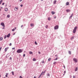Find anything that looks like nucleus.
<instances>
[{
	"instance_id": "obj_1",
	"label": "nucleus",
	"mask_w": 78,
	"mask_h": 78,
	"mask_svg": "<svg viewBox=\"0 0 78 78\" xmlns=\"http://www.w3.org/2000/svg\"><path fill=\"white\" fill-rule=\"evenodd\" d=\"M22 51H23L21 49H19L17 50V52L18 53H22Z\"/></svg>"
},
{
	"instance_id": "obj_2",
	"label": "nucleus",
	"mask_w": 78,
	"mask_h": 78,
	"mask_svg": "<svg viewBox=\"0 0 78 78\" xmlns=\"http://www.w3.org/2000/svg\"><path fill=\"white\" fill-rule=\"evenodd\" d=\"M76 29H77V27H75L74 30H73V33H76Z\"/></svg>"
},
{
	"instance_id": "obj_3",
	"label": "nucleus",
	"mask_w": 78,
	"mask_h": 78,
	"mask_svg": "<svg viewBox=\"0 0 78 78\" xmlns=\"http://www.w3.org/2000/svg\"><path fill=\"white\" fill-rule=\"evenodd\" d=\"M58 28H59V26L58 25H56L54 27L55 30H57L58 29Z\"/></svg>"
},
{
	"instance_id": "obj_4",
	"label": "nucleus",
	"mask_w": 78,
	"mask_h": 78,
	"mask_svg": "<svg viewBox=\"0 0 78 78\" xmlns=\"http://www.w3.org/2000/svg\"><path fill=\"white\" fill-rule=\"evenodd\" d=\"M1 25H2L3 27H5V24L3 22L1 23Z\"/></svg>"
},
{
	"instance_id": "obj_5",
	"label": "nucleus",
	"mask_w": 78,
	"mask_h": 78,
	"mask_svg": "<svg viewBox=\"0 0 78 78\" xmlns=\"http://www.w3.org/2000/svg\"><path fill=\"white\" fill-rule=\"evenodd\" d=\"M73 60L75 62H78V60H77V59L76 58H73Z\"/></svg>"
},
{
	"instance_id": "obj_6",
	"label": "nucleus",
	"mask_w": 78,
	"mask_h": 78,
	"mask_svg": "<svg viewBox=\"0 0 78 78\" xmlns=\"http://www.w3.org/2000/svg\"><path fill=\"white\" fill-rule=\"evenodd\" d=\"M73 13H72L71 15L69 17V19H70L72 17H73Z\"/></svg>"
},
{
	"instance_id": "obj_7",
	"label": "nucleus",
	"mask_w": 78,
	"mask_h": 78,
	"mask_svg": "<svg viewBox=\"0 0 78 78\" xmlns=\"http://www.w3.org/2000/svg\"><path fill=\"white\" fill-rule=\"evenodd\" d=\"M8 48H8V47L6 48H5V52H6V51H7V50L8 49Z\"/></svg>"
},
{
	"instance_id": "obj_8",
	"label": "nucleus",
	"mask_w": 78,
	"mask_h": 78,
	"mask_svg": "<svg viewBox=\"0 0 78 78\" xmlns=\"http://www.w3.org/2000/svg\"><path fill=\"white\" fill-rule=\"evenodd\" d=\"M74 37H74V36L72 37L71 38V41H72V40H73V39H74Z\"/></svg>"
},
{
	"instance_id": "obj_9",
	"label": "nucleus",
	"mask_w": 78,
	"mask_h": 78,
	"mask_svg": "<svg viewBox=\"0 0 78 78\" xmlns=\"http://www.w3.org/2000/svg\"><path fill=\"white\" fill-rule=\"evenodd\" d=\"M18 9V7H15V11H17Z\"/></svg>"
},
{
	"instance_id": "obj_10",
	"label": "nucleus",
	"mask_w": 78,
	"mask_h": 78,
	"mask_svg": "<svg viewBox=\"0 0 78 78\" xmlns=\"http://www.w3.org/2000/svg\"><path fill=\"white\" fill-rule=\"evenodd\" d=\"M47 76H50V73L47 74H46Z\"/></svg>"
},
{
	"instance_id": "obj_11",
	"label": "nucleus",
	"mask_w": 78,
	"mask_h": 78,
	"mask_svg": "<svg viewBox=\"0 0 78 78\" xmlns=\"http://www.w3.org/2000/svg\"><path fill=\"white\" fill-rule=\"evenodd\" d=\"M9 36H10V34H9L7 36V37H9Z\"/></svg>"
},
{
	"instance_id": "obj_12",
	"label": "nucleus",
	"mask_w": 78,
	"mask_h": 78,
	"mask_svg": "<svg viewBox=\"0 0 78 78\" xmlns=\"http://www.w3.org/2000/svg\"><path fill=\"white\" fill-rule=\"evenodd\" d=\"M45 72H46V70H44V72H43V73H42V74L44 75V74L45 73Z\"/></svg>"
},
{
	"instance_id": "obj_13",
	"label": "nucleus",
	"mask_w": 78,
	"mask_h": 78,
	"mask_svg": "<svg viewBox=\"0 0 78 78\" xmlns=\"http://www.w3.org/2000/svg\"><path fill=\"white\" fill-rule=\"evenodd\" d=\"M77 70H78V67H76L75 69V72H76Z\"/></svg>"
},
{
	"instance_id": "obj_14",
	"label": "nucleus",
	"mask_w": 78,
	"mask_h": 78,
	"mask_svg": "<svg viewBox=\"0 0 78 78\" xmlns=\"http://www.w3.org/2000/svg\"><path fill=\"white\" fill-rule=\"evenodd\" d=\"M8 8H5V11L7 12V11H8Z\"/></svg>"
},
{
	"instance_id": "obj_15",
	"label": "nucleus",
	"mask_w": 78,
	"mask_h": 78,
	"mask_svg": "<svg viewBox=\"0 0 78 78\" xmlns=\"http://www.w3.org/2000/svg\"><path fill=\"white\" fill-rule=\"evenodd\" d=\"M42 73H43V72H42L41 74L39 76V77L38 78H40V77H41V76L42 75Z\"/></svg>"
},
{
	"instance_id": "obj_16",
	"label": "nucleus",
	"mask_w": 78,
	"mask_h": 78,
	"mask_svg": "<svg viewBox=\"0 0 78 78\" xmlns=\"http://www.w3.org/2000/svg\"><path fill=\"white\" fill-rule=\"evenodd\" d=\"M30 26H31V27H33V26H34V24H33V23L31 24Z\"/></svg>"
},
{
	"instance_id": "obj_17",
	"label": "nucleus",
	"mask_w": 78,
	"mask_h": 78,
	"mask_svg": "<svg viewBox=\"0 0 78 78\" xmlns=\"http://www.w3.org/2000/svg\"><path fill=\"white\" fill-rule=\"evenodd\" d=\"M2 2H3V0H1L0 1V5H1V4H2Z\"/></svg>"
},
{
	"instance_id": "obj_18",
	"label": "nucleus",
	"mask_w": 78,
	"mask_h": 78,
	"mask_svg": "<svg viewBox=\"0 0 78 78\" xmlns=\"http://www.w3.org/2000/svg\"><path fill=\"white\" fill-rule=\"evenodd\" d=\"M69 5V2H67L66 3V5Z\"/></svg>"
},
{
	"instance_id": "obj_19",
	"label": "nucleus",
	"mask_w": 78,
	"mask_h": 78,
	"mask_svg": "<svg viewBox=\"0 0 78 78\" xmlns=\"http://www.w3.org/2000/svg\"><path fill=\"white\" fill-rule=\"evenodd\" d=\"M52 14H55V12L54 11H52L51 12Z\"/></svg>"
},
{
	"instance_id": "obj_20",
	"label": "nucleus",
	"mask_w": 78,
	"mask_h": 78,
	"mask_svg": "<svg viewBox=\"0 0 78 78\" xmlns=\"http://www.w3.org/2000/svg\"><path fill=\"white\" fill-rule=\"evenodd\" d=\"M7 17L8 18H9V17H10V15H7Z\"/></svg>"
},
{
	"instance_id": "obj_21",
	"label": "nucleus",
	"mask_w": 78,
	"mask_h": 78,
	"mask_svg": "<svg viewBox=\"0 0 78 78\" xmlns=\"http://www.w3.org/2000/svg\"><path fill=\"white\" fill-rule=\"evenodd\" d=\"M33 60V61H36V59H35V58H34Z\"/></svg>"
},
{
	"instance_id": "obj_22",
	"label": "nucleus",
	"mask_w": 78,
	"mask_h": 78,
	"mask_svg": "<svg viewBox=\"0 0 78 78\" xmlns=\"http://www.w3.org/2000/svg\"><path fill=\"white\" fill-rule=\"evenodd\" d=\"M3 40V38L0 37V41H2Z\"/></svg>"
},
{
	"instance_id": "obj_23",
	"label": "nucleus",
	"mask_w": 78,
	"mask_h": 78,
	"mask_svg": "<svg viewBox=\"0 0 78 78\" xmlns=\"http://www.w3.org/2000/svg\"><path fill=\"white\" fill-rule=\"evenodd\" d=\"M56 3V0L54 1V4H55V3Z\"/></svg>"
},
{
	"instance_id": "obj_24",
	"label": "nucleus",
	"mask_w": 78,
	"mask_h": 78,
	"mask_svg": "<svg viewBox=\"0 0 78 78\" xmlns=\"http://www.w3.org/2000/svg\"><path fill=\"white\" fill-rule=\"evenodd\" d=\"M8 74L6 73V74L5 75V76L6 77H8Z\"/></svg>"
},
{
	"instance_id": "obj_25",
	"label": "nucleus",
	"mask_w": 78,
	"mask_h": 78,
	"mask_svg": "<svg viewBox=\"0 0 78 78\" xmlns=\"http://www.w3.org/2000/svg\"><path fill=\"white\" fill-rule=\"evenodd\" d=\"M12 75H14V72L12 71Z\"/></svg>"
},
{
	"instance_id": "obj_26",
	"label": "nucleus",
	"mask_w": 78,
	"mask_h": 78,
	"mask_svg": "<svg viewBox=\"0 0 78 78\" xmlns=\"http://www.w3.org/2000/svg\"><path fill=\"white\" fill-rule=\"evenodd\" d=\"M66 12H69L70 11V10L69 9H67L66 10Z\"/></svg>"
},
{
	"instance_id": "obj_27",
	"label": "nucleus",
	"mask_w": 78,
	"mask_h": 78,
	"mask_svg": "<svg viewBox=\"0 0 78 78\" xmlns=\"http://www.w3.org/2000/svg\"><path fill=\"white\" fill-rule=\"evenodd\" d=\"M48 20H51V18H48Z\"/></svg>"
},
{
	"instance_id": "obj_28",
	"label": "nucleus",
	"mask_w": 78,
	"mask_h": 78,
	"mask_svg": "<svg viewBox=\"0 0 78 78\" xmlns=\"http://www.w3.org/2000/svg\"><path fill=\"white\" fill-rule=\"evenodd\" d=\"M45 27L46 28H48V25L45 26Z\"/></svg>"
},
{
	"instance_id": "obj_29",
	"label": "nucleus",
	"mask_w": 78,
	"mask_h": 78,
	"mask_svg": "<svg viewBox=\"0 0 78 78\" xmlns=\"http://www.w3.org/2000/svg\"><path fill=\"white\" fill-rule=\"evenodd\" d=\"M29 54H33V52L31 51H30L29 52Z\"/></svg>"
},
{
	"instance_id": "obj_30",
	"label": "nucleus",
	"mask_w": 78,
	"mask_h": 78,
	"mask_svg": "<svg viewBox=\"0 0 78 78\" xmlns=\"http://www.w3.org/2000/svg\"><path fill=\"white\" fill-rule=\"evenodd\" d=\"M69 55H71V52L70 51H69Z\"/></svg>"
},
{
	"instance_id": "obj_31",
	"label": "nucleus",
	"mask_w": 78,
	"mask_h": 78,
	"mask_svg": "<svg viewBox=\"0 0 78 78\" xmlns=\"http://www.w3.org/2000/svg\"><path fill=\"white\" fill-rule=\"evenodd\" d=\"M9 46H11V45H12V44L11 43H10L9 44Z\"/></svg>"
},
{
	"instance_id": "obj_32",
	"label": "nucleus",
	"mask_w": 78,
	"mask_h": 78,
	"mask_svg": "<svg viewBox=\"0 0 78 78\" xmlns=\"http://www.w3.org/2000/svg\"><path fill=\"white\" fill-rule=\"evenodd\" d=\"M50 60H51V58H49L48 59V61H50Z\"/></svg>"
},
{
	"instance_id": "obj_33",
	"label": "nucleus",
	"mask_w": 78,
	"mask_h": 78,
	"mask_svg": "<svg viewBox=\"0 0 78 78\" xmlns=\"http://www.w3.org/2000/svg\"><path fill=\"white\" fill-rule=\"evenodd\" d=\"M6 38V35H5V36H4V39H5Z\"/></svg>"
},
{
	"instance_id": "obj_34",
	"label": "nucleus",
	"mask_w": 78,
	"mask_h": 78,
	"mask_svg": "<svg viewBox=\"0 0 78 78\" xmlns=\"http://www.w3.org/2000/svg\"><path fill=\"white\" fill-rule=\"evenodd\" d=\"M35 44L36 45H37V42H36V41H35Z\"/></svg>"
},
{
	"instance_id": "obj_35",
	"label": "nucleus",
	"mask_w": 78,
	"mask_h": 78,
	"mask_svg": "<svg viewBox=\"0 0 78 78\" xmlns=\"http://www.w3.org/2000/svg\"><path fill=\"white\" fill-rule=\"evenodd\" d=\"M41 63H42V64H44V61H43L41 62Z\"/></svg>"
},
{
	"instance_id": "obj_36",
	"label": "nucleus",
	"mask_w": 78,
	"mask_h": 78,
	"mask_svg": "<svg viewBox=\"0 0 78 78\" xmlns=\"http://www.w3.org/2000/svg\"><path fill=\"white\" fill-rule=\"evenodd\" d=\"M14 30H15V29H13L12 30V31H14Z\"/></svg>"
},
{
	"instance_id": "obj_37",
	"label": "nucleus",
	"mask_w": 78,
	"mask_h": 78,
	"mask_svg": "<svg viewBox=\"0 0 78 78\" xmlns=\"http://www.w3.org/2000/svg\"><path fill=\"white\" fill-rule=\"evenodd\" d=\"M56 62H54L53 63V64H56Z\"/></svg>"
},
{
	"instance_id": "obj_38",
	"label": "nucleus",
	"mask_w": 78,
	"mask_h": 78,
	"mask_svg": "<svg viewBox=\"0 0 78 78\" xmlns=\"http://www.w3.org/2000/svg\"><path fill=\"white\" fill-rule=\"evenodd\" d=\"M57 59H58V58H56L55 59H54V61H56V60H57Z\"/></svg>"
},
{
	"instance_id": "obj_39",
	"label": "nucleus",
	"mask_w": 78,
	"mask_h": 78,
	"mask_svg": "<svg viewBox=\"0 0 78 78\" xmlns=\"http://www.w3.org/2000/svg\"><path fill=\"white\" fill-rule=\"evenodd\" d=\"M20 6H21V7H22V6H23V5L21 4L20 5Z\"/></svg>"
},
{
	"instance_id": "obj_40",
	"label": "nucleus",
	"mask_w": 78,
	"mask_h": 78,
	"mask_svg": "<svg viewBox=\"0 0 78 78\" xmlns=\"http://www.w3.org/2000/svg\"><path fill=\"white\" fill-rule=\"evenodd\" d=\"M12 49V50H14L15 49V48H13Z\"/></svg>"
},
{
	"instance_id": "obj_41",
	"label": "nucleus",
	"mask_w": 78,
	"mask_h": 78,
	"mask_svg": "<svg viewBox=\"0 0 78 78\" xmlns=\"http://www.w3.org/2000/svg\"><path fill=\"white\" fill-rule=\"evenodd\" d=\"M25 54H23V57H25Z\"/></svg>"
},
{
	"instance_id": "obj_42",
	"label": "nucleus",
	"mask_w": 78,
	"mask_h": 78,
	"mask_svg": "<svg viewBox=\"0 0 78 78\" xmlns=\"http://www.w3.org/2000/svg\"><path fill=\"white\" fill-rule=\"evenodd\" d=\"M20 78H22V77L21 76H20Z\"/></svg>"
},
{
	"instance_id": "obj_43",
	"label": "nucleus",
	"mask_w": 78,
	"mask_h": 78,
	"mask_svg": "<svg viewBox=\"0 0 78 78\" xmlns=\"http://www.w3.org/2000/svg\"><path fill=\"white\" fill-rule=\"evenodd\" d=\"M10 60L12 59V58H11V57H10Z\"/></svg>"
},
{
	"instance_id": "obj_44",
	"label": "nucleus",
	"mask_w": 78,
	"mask_h": 78,
	"mask_svg": "<svg viewBox=\"0 0 78 78\" xmlns=\"http://www.w3.org/2000/svg\"><path fill=\"white\" fill-rule=\"evenodd\" d=\"M73 78H75V76H73Z\"/></svg>"
},
{
	"instance_id": "obj_45",
	"label": "nucleus",
	"mask_w": 78,
	"mask_h": 78,
	"mask_svg": "<svg viewBox=\"0 0 78 78\" xmlns=\"http://www.w3.org/2000/svg\"><path fill=\"white\" fill-rule=\"evenodd\" d=\"M5 4V3H3L2 4V5H4Z\"/></svg>"
},
{
	"instance_id": "obj_46",
	"label": "nucleus",
	"mask_w": 78,
	"mask_h": 78,
	"mask_svg": "<svg viewBox=\"0 0 78 78\" xmlns=\"http://www.w3.org/2000/svg\"><path fill=\"white\" fill-rule=\"evenodd\" d=\"M23 27V25H22L21 27V28H22V27Z\"/></svg>"
},
{
	"instance_id": "obj_47",
	"label": "nucleus",
	"mask_w": 78,
	"mask_h": 78,
	"mask_svg": "<svg viewBox=\"0 0 78 78\" xmlns=\"http://www.w3.org/2000/svg\"><path fill=\"white\" fill-rule=\"evenodd\" d=\"M63 67H64V69H66V67H65V66H63Z\"/></svg>"
},
{
	"instance_id": "obj_48",
	"label": "nucleus",
	"mask_w": 78,
	"mask_h": 78,
	"mask_svg": "<svg viewBox=\"0 0 78 78\" xmlns=\"http://www.w3.org/2000/svg\"><path fill=\"white\" fill-rule=\"evenodd\" d=\"M2 50V47H1L0 48V50Z\"/></svg>"
},
{
	"instance_id": "obj_49",
	"label": "nucleus",
	"mask_w": 78,
	"mask_h": 78,
	"mask_svg": "<svg viewBox=\"0 0 78 78\" xmlns=\"http://www.w3.org/2000/svg\"><path fill=\"white\" fill-rule=\"evenodd\" d=\"M34 78H36V76H34Z\"/></svg>"
},
{
	"instance_id": "obj_50",
	"label": "nucleus",
	"mask_w": 78,
	"mask_h": 78,
	"mask_svg": "<svg viewBox=\"0 0 78 78\" xmlns=\"http://www.w3.org/2000/svg\"><path fill=\"white\" fill-rule=\"evenodd\" d=\"M66 71H64V73H66Z\"/></svg>"
},
{
	"instance_id": "obj_51",
	"label": "nucleus",
	"mask_w": 78,
	"mask_h": 78,
	"mask_svg": "<svg viewBox=\"0 0 78 78\" xmlns=\"http://www.w3.org/2000/svg\"><path fill=\"white\" fill-rule=\"evenodd\" d=\"M2 29H5V28L4 27H3L2 28Z\"/></svg>"
},
{
	"instance_id": "obj_52",
	"label": "nucleus",
	"mask_w": 78,
	"mask_h": 78,
	"mask_svg": "<svg viewBox=\"0 0 78 78\" xmlns=\"http://www.w3.org/2000/svg\"><path fill=\"white\" fill-rule=\"evenodd\" d=\"M38 53H39V54H41V53L40 52H39Z\"/></svg>"
},
{
	"instance_id": "obj_53",
	"label": "nucleus",
	"mask_w": 78,
	"mask_h": 78,
	"mask_svg": "<svg viewBox=\"0 0 78 78\" xmlns=\"http://www.w3.org/2000/svg\"><path fill=\"white\" fill-rule=\"evenodd\" d=\"M20 2H21V1H22V0H20Z\"/></svg>"
},
{
	"instance_id": "obj_54",
	"label": "nucleus",
	"mask_w": 78,
	"mask_h": 78,
	"mask_svg": "<svg viewBox=\"0 0 78 78\" xmlns=\"http://www.w3.org/2000/svg\"><path fill=\"white\" fill-rule=\"evenodd\" d=\"M15 34V33H14L13 34V35H14Z\"/></svg>"
},
{
	"instance_id": "obj_55",
	"label": "nucleus",
	"mask_w": 78,
	"mask_h": 78,
	"mask_svg": "<svg viewBox=\"0 0 78 78\" xmlns=\"http://www.w3.org/2000/svg\"><path fill=\"white\" fill-rule=\"evenodd\" d=\"M16 27H15V28L14 29L15 30H16Z\"/></svg>"
},
{
	"instance_id": "obj_56",
	"label": "nucleus",
	"mask_w": 78,
	"mask_h": 78,
	"mask_svg": "<svg viewBox=\"0 0 78 78\" xmlns=\"http://www.w3.org/2000/svg\"><path fill=\"white\" fill-rule=\"evenodd\" d=\"M0 77H1V75H0Z\"/></svg>"
},
{
	"instance_id": "obj_57",
	"label": "nucleus",
	"mask_w": 78,
	"mask_h": 78,
	"mask_svg": "<svg viewBox=\"0 0 78 78\" xmlns=\"http://www.w3.org/2000/svg\"><path fill=\"white\" fill-rule=\"evenodd\" d=\"M0 11H1V9L0 8Z\"/></svg>"
},
{
	"instance_id": "obj_58",
	"label": "nucleus",
	"mask_w": 78,
	"mask_h": 78,
	"mask_svg": "<svg viewBox=\"0 0 78 78\" xmlns=\"http://www.w3.org/2000/svg\"><path fill=\"white\" fill-rule=\"evenodd\" d=\"M55 18H56V17L55 16Z\"/></svg>"
},
{
	"instance_id": "obj_59",
	"label": "nucleus",
	"mask_w": 78,
	"mask_h": 78,
	"mask_svg": "<svg viewBox=\"0 0 78 78\" xmlns=\"http://www.w3.org/2000/svg\"><path fill=\"white\" fill-rule=\"evenodd\" d=\"M5 7L6 6V5H5Z\"/></svg>"
},
{
	"instance_id": "obj_60",
	"label": "nucleus",
	"mask_w": 78,
	"mask_h": 78,
	"mask_svg": "<svg viewBox=\"0 0 78 78\" xmlns=\"http://www.w3.org/2000/svg\"><path fill=\"white\" fill-rule=\"evenodd\" d=\"M24 26H25V24H24Z\"/></svg>"
},
{
	"instance_id": "obj_61",
	"label": "nucleus",
	"mask_w": 78,
	"mask_h": 78,
	"mask_svg": "<svg viewBox=\"0 0 78 78\" xmlns=\"http://www.w3.org/2000/svg\"><path fill=\"white\" fill-rule=\"evenodd\" d=\"M57 56V55H55V56Z\"/></svg>"
},
{
	"instance_id": "obj_62",
	"label": "nucleus",
	"mask_w": 78,
	"mask_h": 78,
	"mask_svg": "<svg viewBox=\"0 0 78 78\" xmlns=\"http://www.w3.org/2000/svg\"><path fill=\"white\" fill-rule=\"evenodd\" d=\"M4 78H6V77H4Z\"/></svg>"
},
{
	"instance_id": "obj_63",
	"label": "nucleus",
	"mask_w": 78,
	"mask_h": 78,
	"mask_svg": "<svg viewBox=\"0 0 78 78\" xmlns=\"http://www.w3.org/2000/svg\"><path fill=\"white\" fill-rule=\"evenodd\" d=\"M41 1H43V0H41Z\"/></svg>"
}]
</instances>
